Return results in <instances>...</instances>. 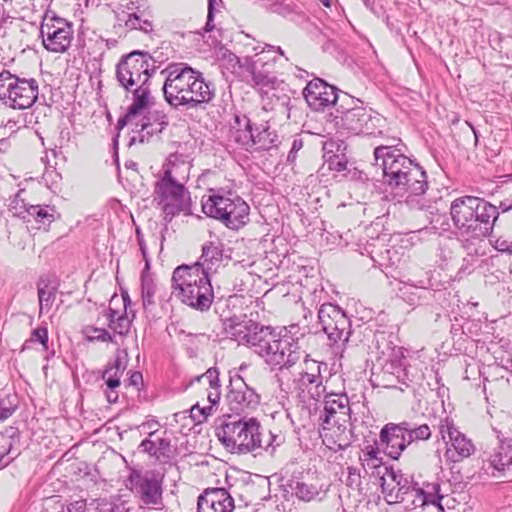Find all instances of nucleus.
Returning a JSON list of instances; mask_svg holds the SVG:
<instances>
[{"mask_svg":"<svg viewBox=\"0 0 512 512\" xmlns=\"http://www.w3.org/2000/svg\"><path fill=\"white\" fill-rule=\"evenodd\" d=\"M165 101L174 109H198L215 97L212 83L206 82L203 74L183 62L169 63L161 70Z\"/></svg>","mask_w":512,"mask_h":512,"instance_id":"1","label":"nucleus"},{"mask_svg":"<svg viewBox=\"0 0 512 512\" xmlns=\"http://www.w3.org/2000/svg\"><path fill=\"white\" fill-rule=\"evenodd\" d=\"M171 288L172 294L183 304L201 312L208 311L214 300L210 277L198 264L176 267Z\"/></svg>","mask_w":512,"mask_h":512,"instance_id":"2","label":"nucleus"},{"mask_svg":"<svg viewBox=\"0 0 512 512\" xmlns=\"http://www.w3.org/2000/svg\"><path fill=\"white\" fill-rule=\"evenodd\" d=\"M215 436L232 454L244 455L259 450L261 442V424L254 417L224 415L215 426Z\"/></svg>","mask_w":512,"mask_h":512,"instance_id":"3","label":"nucleus"},{"mask_svg":"<svg viewBox=\"0 0 512 512\" xmlns=\"http://www.w3.org/2000/svg\"><path fill=\"white\" fill-rule=\"evenodd\" d=\"M155 98L151 95L141 94L133 99L127 112L118 119L117 128L131 126L132 131L139 134V141L145 142L153 135L163 132L169 125L168 115L163 110L154 109Z\"/></svg>","mask_w":512,"mask_h":512,"instance_id":"4","label":"nucleus"},{"mask_svg":"<svg viewBox=\"0 0 512 512\" xmlns=\"http://www.w3.org/2000/svg\"><path fill=\"white\" fill-rule=\"evenodd\" d=\"M154 60L148 52L132 51L122 56L116 66V80L123 89L133 93V99L141 94L151 95L150 78L155 73Z\"/></svg>","mask_w":512,"mask_h":512,"instance_id":"5","label":"nucleus"},{"mask_svg":"<svg viewBox=\"0 0 512 512\" xmlns=\"http://www.w3.org/2000/svg\"><path fill=\"white\" fill-rule=\"evenodd\" d=\"M178 168L175 164L165 168L154 187V200L162 206L167 222L180 212L190 213V195L184 183L176 177Z\"/></svg>","mask_w":512,"mask_h":512,"instance_id":"6","label":"nucleus"},{"mask_svg":"<svg viewBox=\"0 0 512 512\" xmlns=\"http://www.w3.org/2000/svg\"><path fill=\"white\" fill-rule=\"evenodd\" d=\"M202 211L206 216L220 221L232 230H238L249 222V205L240 196L231 192L204 196Z\"/></svg>","mask_w":512,"mask_h":512,"instance_id":"7","label":"nucleus"},{"mask_svg":"<svg viewBox=\"0 0 512 512\" xmlns=\"http://www.w3.org/2000/svg\"><path fill=\"white\" fill-rule=\"evenodd\" d=\"M450 215L454 227L461 232L479 225L495 223L499 212L495 205L485 199L465 195L451 202Z\"/></svg>","mask_w":512,"mask_h":512,"instance_id":"8","label":"nucleus"},{"mask_svg":"<svg viewBox=\"0 0 512 512\" xmlns=\"http://www.w3.org/2000/svg\"><path fill=\"white\" fill-rule=\"evenodd\" d=\"M164 479L165 473L157 469H132L127 477L126 486L138 500L140 507L160 511L165 507Z\"/></svg>","mask_w":512,"mask_h":512,"instance_id":"9","label":"nucleus"},{"mask_svg":"<svg viewBox=\"0 0 512 512\" xmlns=\"http://www.w3.org/2000/svg\"><path fill=\"white\" fill-rule=\"evenodd\" d=\"M225 331L232 340L247 346L259 357L278 334L275 328L260 324L246 315L229 318Z\"/></svg>","mask_w":512,"mask_h":512,"instance_id":"10","label":"nucleus"},{"mask_svg":"<svg viewBox=\"0 0 512 512\" xmlns=\"http://www.w3.org/2000/svg\"><path fill=\"white\" fill-rule=\"evenodd\" d=\"M39 95L35 78L20 77L9 70L0 72V102L8 108L24 110L33 106Z\"/></svg>","mask_w":512,"mask_h":512,"instance_id":"11","label":"nucleus"},{"mask_svg":"<svg viewBox=\"0 0 512 512\" xmlns=\"http://www.w3.org/2000/svg\"><path fill=\"white\" fill-rule=\"evenodd\" d=\"M397 144L379 145L374 148V165L382 170L383 183L391 191L401 183L406 173L414 165V161L408 158L399 147L400 139H393Z\"/></svg>","mask_w":512,"mask_h":512,"instance_id":"12","label":"nucleus"},{"mask_svg":"<svg viewBox=\"0 0 512 512\" xmlns=\"http://www.w3.org/2000/svg\"><path fill=\"white\" fill-rule=\"evenodd\" d=\"M319 323L335 353H342L352 334L351 320L337 305L324 303L318 311Z\"/></svg>","mask_w":512,"mask_h":512,"instance_id":"13","label":"nucleus"},{"mask_svg":"<svg viewBox=\"0 0 512 512\" xmlns=\"http://www.w3.org/2000/svg\"><path fill=\"white\" fill-rule=\"evenodd\" d=\"M40 36L46 50L65 53L74 39L73 23L53 11H47L41 23Z\"/></svg>","mask_w":512,"mask_h":512,"instance_id":"14","label":"nucleus"},{"mask_svg":"<svg viewBox=\"0 0 512 512\" xmlns=\"http://www.w3.org/2000/svg\"><path fill=\"white\" fill-rule=\"evenodd\" d=\"M428 189L426 171L417 163L405 174L401 183L392 191L404 198L405 203L412 209L422 210L426 207L423 195Z\"/></svg>","mask_w":512,"mask_h":512,"instance_id":"15","label":"nucleus"},{"mask_svg":"<svg viewBox=\"0 0 512 512\" xmlns=\"http://www.w3.org/2000/svg\"><path fill=\"white\" fill-rule=\"evenodd\" d=\"M439 434L446 444L444 456L451 463H459L470 457L475 446L470 438L462 433L449 418L441 420Z\"/></svg>","mask_w":512,"mask_h":512,"instance_id":"16","label":"nucleus"},{"mask_svg":"<svg viewBox=\"0 0 512 512\" xmlns=\"http://www.w3.org/2000/svg\"><path fill=\"white\" fill-rule=\"evenodd\" d=\"M272 369H289L296 365L302 357L297 351V346L290 343L288 339L281 338L278 333L260 356Z\"/></svg>","mask_w":512,"mask_h":512,"instance_id":"17","label":"nucleus"},{"mask_svg":"<svg viewBox=\"0 0 512 512\" xmlns=\"http://www.w3.org/2000/svg\"><path fill=\"white\" fill-rule=\"evenodd\" d=\"M305 355L304 366L294 378V387L299 393H307V395L319 401L326 393V387L323 384V377L320 371V365L314 360H308Z\"/></svg>","mask_w":512,"mask_h":512,"instance_id":"18","label":"nucleus"},{"mask_svg":"<svg viewBox=\"0 0 512 512\" xmlns=\"http://www.w3.org/2000/svg\"><path fill=\"white\" fill-rule=\"evenodd\" d=\"M227 401L230 409L236 413L235 416H240L245 411L254 410L260 402V396L238 376L230 381Z\"/></svg>","mask_w":512,"mask_h":512,"instance_id":"19","label":"nucleus"},{"mask_svg":"<svg viewBox=\"0 0 512 512\" xmlns=\"http://www.w3.org/2000/svg\"><path fill=\"white\" fill-rule=\"evenodd\" d=\"M319 424L335 425L351 422V408L345 394L330 393L324 396L323 409L319 415Z\"/></svg>","mask_w":512,"mask_h":512,"instance_id":"20","label":"nucleus"},{"mask_svg":"<svg viewBox=\"0 0 512 512\" xmlns=\"http://www.w3.org/2000/svg\"><path fill=\"white\" fill-rule=\"evenodd\" d=\"M303 96L314 111H324L335 105L338 99L336 87L320 78H315L306 85Z\"/></svg>","mask_w":512,"mask_h":512,"instance_id":"21","label":"nucleus"},{"mask_svg":"<svg viewBox=\"0 0 512 512\" xmlns=\"http://www.w3.org/2000/svg\"><path fill=\"white\" fill-rule=\"evenodd\" d=\"M195 381L207 383L208 393L207 399L210 402V406L200 408L198 404L191 408V417L201 423L202 420L206 419L208 415L212 413L213 407L217 405L221 397V385L219 380V371L215 367L209 368L204 374L195 377Z\"/></svg>","mask_w":512,"mask_h":512,"instance_id":"22","label":"nucleus"},{"mask_svg":"<svg viewBox=\"0 0 512 512\" xmlns=\"http://www.w3.org/2000/svg\"><path fill=\"white\" fill-rule=\"evenodd\" d=\"M495 223L484 224L459 232L462 248L470 258H479L487 254L485 239L490 236Z\"/></svg>","mask_w":512,"mask_h":512,"instance_id":"23","label":"nucleus"},{"mask_svg":"<svg viewBox=\"0 0 512 512\" xmlns=\"http://www.w3.org/2000/svg\"><path fill=\"white\" fill-rule=\"evenodd\" d=\"M334 116L335 125L338 129L345 130L355 135L368 132V124L371 121V114L362 106L353 107L344 111L337 110Z\"/></svg>","mask_w":512,"mask_h":512,"instance_id":"24","label":"nucleus"},{"mask_svg":"<svg viewBox=\"0 0 512 512\" xmlns=\"http://www.w3.org/2000/svg\"><path fill=\"white\" fill-rule=\"evenodd\" d=\"M234 500L224 488H208L199 497L197 512H232Z\"/></svg>","mask_w":512,"mask_h":512,"instance_id":"25","label":"nucleus"},{"mask_svg":"<svg viewBox=\"0 0 512 512\" xmlns=\"http://www.w3.org/2000/svg\"><path fill=\"white\" fill-rule=\"evenodd\" d=\"M402 427V422L387 423L379 434L381 444L385 445L387 455L393 460H398L402 452L409 446L407 435Z\"/></svg>","mask_w":512,"mask_h":512,"instance_id":"26","label":"nucleus"},{"mask_svg":"<svg viewBox=\"0 0 512 512\" xmlns=\"http://www.w3.org/2000/svg\"><path fill=\"white\" fill-rule=\"evenodd\" d=\"M320 435L323 443L333 451L345 450L353 441L352 422L335 425L322 424Z\"/></svg>","mask_w":512,"mask_h":512,"instance_id":"27","label":"nucleus"},{"mask_svg":"<svg viewBox=\"0 0 512 512\" xmlns=\"http://www.w3.org/2000/svg\"><path fill=\"white\" fill-rule=\"evenodd\" d=\"M431 286V279L428 276L417 281L408 280L403 282V286L399 288V293L409 305L416 306L428 300L429 296H431Z\"/></svg>","mask_w":512,"mask_h":512,"instance_id":"28","label":"nucleus"},{"mask_svg":"<svg viewBox=\"0 0 512 512\" xmlns=\"http://www.w3.org/2000/svg\"><path fill=\"white\" fill-rule=\"evenodd\" d=\"M61 214L57 211L55 206L46 204H32L27 213L25 222L35 223L38 228L47 230L50 225L56 220L60 219Z\"/></svg>","mask_w":512,"mask_h":512,"instance_id":"29","label":"nucleus"},{"mask_svg":"<svg viewBox=\"0 0 512 512\" xmlns=\"http://www.w3.org/2000/svg\"><path fill=\"white\" fill-rule=\"evenodd\" d=\"M125 27L130 30H139L143 33H151L154 29L152 9L143 5L136 11L128 12Z\"/></svg>","mask_w":512,"mask_h":512,"instance_id":"30","label":"nucleus"},{"mask_svg":"<svg viewBox=\"0 0 512 512\" xmlns=\"http://www.w3.org/2000/svg\"><path fill=\"white\" fill-rule=\"evenodd\" d=\"M201 262L197 263L204 270L216 271L223 259V249L219 242H210L202 247Z\"/></svg>","mask_w":512,"mask_h":512,"instance_id":"31","label":"nucleus"},{"mask_svg":"<svg viewBox=\"0 0 512 512\" xmlns=\"http://www.w3.org/2000/svg\"><path fill=\"white\" fill-rule=\"evenodd\" d=\"M20 438L21 433L17 427H6L0 432V450L4 454H11V458H16L21 453Z\"/></svg>","mask_w":512,"mask_h":512,"instance_id":"32","label":"nucleus"},{"mask_svg":"<svg viewBox=\"0 0 512 512\" xmlns=\"http://www.w3.org/2000/svg\"><path fill=\"white\" fill-rule=\"evenodd\" d=\"M235 123V131L233 133L235 141L245 147L247 150L252 149L253 143H255V139H253L254 129L250 119L245 115L242 117L236 116Z\"/></svg>","mask_w":512,"mask_h":512,"instance_id":"33","label":"nucleus"},{"mask_svg":"<svg viewBox=\"0 0 512 512\" xmlns=\"http://www.w3.org/2000/svg\"><path fill=\"white\" fill-rule=\"evenodd\" d=\"M261 59H257L256 61H252L250 58H245V66L247 70L252 75V81L253 85L258 88L259 90H264L265 88H274L275 84L277 83L276 76L263 72L260 70H257V63L260 62Z\"/></svg>","mask_w":512,"mask_h":512,"instance_id":"34","label":"nucleus"},{"mask_svg":"<svg viewBox=\"0 0 512 512\" xmlns=\"http://www.w3.org/2000/svg\"><path fill=\"white\" fill-rule=\"evenodd\" d=\"M490 464L499 472L512 465L511 440L501 441L498 449L490 457Z\"/></svg>","mask_w":512,"mask_h":512,"instance_id":"35","label":"nucleus"},{"mask_svg":"<svg viewBox=\"0 0 512 512\" xmlns=\"http://www.w3.org/2000/svg\"><path fill=\"white\" fill-rule=\"evenodd\" d=\"M403 430L407 435L409 446L420 441H428L432 436V430L428 424H416L409 421H403Z\"/></svg>","mask_w":512,"mask_h":512,"instance_id":"36","label":"nucleus"},{"mask_svg":"<svg viewBox=\"0 0 512 512\" xmlns=\"http://www.w3.org/2000/svg\"><path fill=\"white\" fill-rule=\"evenodd\" d=\"M257 133L254 132L255 143L252 149L255 151H268L276 147L278 136L274 131H271L268 126L262 125V128H256Z\"/></svg>","mask_w":512,"mask_h":512,"instance_id":"37","label":"nucleus"},{"mask_svg":"<svg viewBox=\"0 0 512 512\" xmlns=\"http://www.w3.org/2000/svg\"><path fill=\"white\" fill-rule=\"evenodd\" d=\"M286 486L298 499L307 502L311 501L319 494L316 486L307 484L299 479L288 480Z\"/></svg>","mask_w":512,"mask_h":512,"instance_id":"38","label":"nucleus"},{"mask_svg":"<svg viewBox=\"0 0 512 512\" xmlns=\"http://www.w3.org/2000/svg\"><path fill=\"white\" fill-rule=\"evenodd\" d=\"M106 317L109 321V327L115 333L119 335H127L130 331L131 320L127 316L126 312L119 314V312L112 307H109Z\"/></svg>","mask_w":512,"mask_h":512,"instance_id":"39","label":"nucleus"},{"mask_svg":"<svg viewBox=\"0 0 512 512\" xmlns=\"http://www.w3.org/2000/svg\"><path fill=\"white\" fill-rule=\"evenodd\" d=\"M156 285L149 269L144 268L141 273V294L144 308L154 304Z\"/></svg>","mask_w":512,"mask_h":512,"instance_id":"40","label":"nucleus"},{"mask_svg":"<svg viewBox=\"0 0 512 512\" xmlns=\"http://www.w3.org/2000/svg\"><path fill=\"white\" fill-rule=\"evenodd\" d=\"M389 476L392 481L395 482V486H393L387 496L390 498L391 502L400 503V497H404V493L408 492L414 486L409 485L408 480L404 479L403 475L397 474L393 470H391Z\"/></svg>","mask_w":512,"mask_h":512,"instance_id":"41","label":"nucleus"},{"mask_svg":"<svg viewBox=\"0 0 512 512\" xmlns=\"http://www.w3.org/2000/svg\"><path fill=\"white\" fill-rule=\"evenodd\" d=\"M372 253L373 251H371L370 254L374 265L379 266L380 268L387 269L389 267L397 266L401 260L395 247L387 248L384 251H381L377 257H375Z\"/></svg>","mask_w":512,"mask_h":512,"instance_id":"42","label":"nucleus"},{"mask_svg":"<svg viewBox=\"0 0 512 512\" xmlns=\"http://www.w3.org/2000/svg\"><path fill=\"white\" fill-rule=\"evenodd\" d=\"M91 512H129L126 503L120 500L101 499L88 504Z\"/></svg>","mask_w":512,"mask_h":512,"instance_id":"43","label":"nucleus"},{"mask_svg":"<svg viewBox=\"0 0 512 512\" xmlns=\"http://www.w3.org/2000/svg\"><path fill=\"white\" fill-rule=\"evenodd\" d=\"M25 193L24 189H20L11 199L9 204V210L13 213L14 216L23 219L24 221L27 218L28 210L30 209L32 204L26 202L23 194Z\"/></svg>","mask_w":512,"mask_h":512,"instance_id":"44","label":"nucleus"},{"mask_svg":"<svg viewBox=\"0 0 512 512\" xmlns=\"http://www.w3.org/2000/svg\"><path fill=\"white\" fill-rule=\"evenodd\" d=\"M404 494V497H400V503L404 504L405 509H414L426 505V496L420 488L413 487Z\"/></svg>","mask_w":512,"mask_h":512,"instance_id":"45","label":"nucleus"},{"mask_svg":"<svg viewBox=\"0 0 512 512\" xmlns=\"http://www.w3.org/2000/svg\"><path fill=\"white\" fill-rule=\"evenodd\" d=\"M18 408L16 395H7L0 399V422L12 416Z\"/></svg>","mask_w":512,"mask_h":512,"instance_id":"46","label":"nucleus"},{"mask_svg":"<svg viewBox=\"0 0 512 512\" xmlns=\"http://www.w3.org/2000/svg\"><path fill=\"white\" fill-rule=\"evenodd\" d=\"M157 455L156 461L160 463H168L173 457L171 441L167 438L157 439Z\"/></svg>","mask_w":512,"mask_h":512,"instance_id":"47","label":"nucleus"},{"mask_svg":"<svg viewBox=\"0 0 512 512\" xmlns=\"http://www.w3.org/2000/svg\"><path fill=\"white\" fill-rule=\"evenodd\" d=\"M261 442L262 445L259 447V450H265L273 456L275 454L276 447L282 444L283 439L279 435L273 434L271 431H269L267 435H264L261 432Z\"/></svg>","mask_w":512,"mask_h":512,"instance_id":"48","label":"nucleus"},{"mask_svg":"<svg viewBox=\"0 0 512 512\" xmlns=\"http://www.w3.org/2000/svg\"><path fill=\"white\" fill-rule=\"evenodd\" d=\"M39 342L45 350L48 349V330L47 327H38L31 333L29 339H27L22 347V350L30 348L31 343Z\"/></svg>","mask_w":512,"mask_h":512,"instance_id":"49","label":"nucleus"},{"mask_svg":"<svg viewBox=\"0 0 512 512\" xmlns=\"http://www.w3.org/2000/svg\"><path fill=\"white\" fill-rule=\"evenodd\" d=\"M83 333L88 341H101L111 342L112 337L110 333L104 328H98L94 326H86L83 329Z\"/></svg>","mask_w":512,"mask_h":512,"instance_id":"50","label":"nucleus"},{"mask_svg":"<svg viewBox=\"0 0 512 512\" xmlns=\"http://www.w3.org/2000/svg\"><path fill=\"white\" fill-rule=\"evenodd\" d=\"M426 496V505H435L441 507L442 496L439 494L440 486L437 483L428 484L425 488H420Z\"/></svg>","mask_w":512,"mask_h":512,"instance_id":"51","label":"nucleus"},{"mask_svg":"<svg viewBox=\"0 0 512 512\" xmlns=\"http://www.w3.org/2000/svg\"><path fill=\"white\" fill-rule=\"evenodd\" d=\"M124 371H118L117 369L106 368L102 374V379L105 381L107 387L111 390L116 389L120 386V379Z\"/></svg>","mask_w":512,"mask_h":512,"instance_id":"52","label":"nucleus"},{"mask_svg":"<svg viewBox=\"0 0 512 512\" xmlns=\"http://www.w3.org/2000/svg\"><path fill=\"white\" fill-rule=\"evenodd\" d=\"M378 450L373 446H367L363 451V456L360 460L363 462V466L375 468L381 463V459L378 457Z\"/></svg>","mask_w":512,"mask_h":512,"instance_id":"53","label":"nucleus"},{"mask_svg":"<svg viewBox=\"0 0 512 512\" xmlns=\"http://www.w3.org/2000/svg\"><path fill=\"white\" fill-rule=\"evenodd\" d=\"M55 296V292L53 290H48L47 286L38 287L40 311H42L45 308L47 310L50 309L55 300Z\"/></svg>","mask_w":512,"mask_h":512,"instance_id":"54","label":"nucleus"},{"mask_svg":"<svg viewBox=\"0 0 512 512\" xmlns=\"http://www.w3.org/2000/svg\"><path fill=\"white\" fill-rule=\"evenodd\" d=\"M128 363V354L125 351H118L112 362L108 363L106 368L117 369L118 371H125Z\"/></svg>","mask_w":512,"mask_h":512,"instance_id":"55","label":"nucleus"},{"mask_svg":"<svg viewBox=\"0 0 512 512\" xmlns=\"http://www.w3.org/2000/svg\"><path fill=\"white\" fill-rule=\"evenodd\" d=\"M327 163L330 170L337 172H342L347 168V161L344 159V157H340L336 154L330 155L327 159Z\"/></svg>","mask_w":512,"mask_h":512,"instance_id":"56","label":"nucleus"},{"mask_svg":"<svg viewBox=\"0 0 512 512\" xmlns=\"http://www.w3.org/2000/svg\"><path fill=\"white\" fill-rule=\"evenodd\" d=\"M62 512H91V509L85 500H77L67 504Z\"/></svg>","mask_w":512,"mask_h":512,"instance_id":"57","label":"nucleus"},{"mask_svg":"<svg viewBox=\"0 0 512 512\" xmlns=\"http://www.w3.org/2000/svg\"><path fill=\"white\" fill-rule=\"evenodd\" d=\"M491 243L497 251L512 255V241L499 237L494 241H491Z\"/></svg>","mask_w":512,"mask_h":512,"instance_id":"58","label":"nucleus"},{"mask_svg":"<svg viewBox=\"0 0 512 512\" xmlns=\"http://www.w3.org/2000/svg\"><path fill=\"white\" fill-rule=\"evenodd\" d=\"M157 440H150L148 438L142 440V442L139 445V448L142 452H145L149 454L151 457H154L156 459L157 455Z\"/></svg>","mask_w":512,"mask_h":512,"instance_id":"59","label":"nucleus"},{"mask_svg":"<svg viewBox=\"0 0 512 512\" xmlns=\"http://www.w3.org/2000/svg\"><path fill=\"white\" fill-rule=\"evenodd\" d=\"M303 147V140L301 138H295L292 143V147L287 156V162L293 164L296 160L297 153Z\"/></svg>","mask_w":512,"mask_h":512,"instance_id":"60","label":"nucleus"},{"mask_svg":"<svg viewBox=\"0 0 512 512\" xmlns=\"http://www.w3.org/2000/svg\"><path fill=\"white\" fill-rule=\"evenodd\" d=\"M216 0H208L207 21L204 27L205 32H211L214 28V3Z\"/></svg>","mask_w":512,"mask_h":512,"instance_id":"61","label":"nucleus"},{"mask_svg":"<svg viewBox=\"0 0 512 512\" xmlns=\"http://www.w3.org/2000/svg\"><path fill=\"white\" fill-rule=\"evenodd\" d=\"M136 237H137L138 245L140 247V251H141L142 256H143V258L145 260L146 269H150V262H149V260L147 258L146 244H145L143 235H142V233H141L139 228L136 229Z\"/></svg>","mask_w":512,"mask_h":512,"instance_id":"62","label":"nucleus"},{"mask_svg":"<svg viewBox=\"0 0 512 512\" xmlns=\"http://www.w3.org/2000/svg\"><path fill=\"white\" fill-rule=\"evenodd\" d=\"M475 260H476V258H470L468 256L465 257L463 259V264L458 271V274L459 275L470 274L473 270Z\"/></svg>","mask_w":512,"mask_h":512,"instance_id":"63","label":"nucleus"},{"mask_svg":"<svg viewBox=\"0 0 512 512\" xmlns=\"http://www.w3.org/2000/svg\"><path fill=\"white\" fill-rule=\"evenodd\" d=\"M497 211L501 210L502 212H507L512 209V194L500 201L499 206L496 207Z\"/></svg>","mask_w":512,"mask_h":512,"instance_id":"64","label":"nucleus"}]
</instances>
